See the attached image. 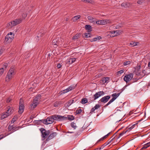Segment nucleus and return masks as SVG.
Here are the masks:
<instances>
[{"label": "nucleus", "instance_id": "obj_1", "mask_svg": "<svg viewBox=\"0 0 150 150\" xmlns=\"http://www.w3.org/2000/svg\"><path fill=\"white\" fill-rule=\"evenodd\" d=\"M40 98V95L37 96L33 99L32 103L30 105V109L33 110L39 104Z\"/></svg>", "mask_w": 150, "mask_h": 150}, {"label": "nucleus", "instance_id": "obj_2", "mask_svg": "<svg viewBox=\"0 0 150 150\" xmlns=\"http://www.w3.org/2000/svg\"><path fill=\"white\" fill-rule=\"evenodd\" d=\"M15 74V72L13 69H10L8 72L6 77L5 81L6 82H9L13 77Z\"/></svg>", "mask_w": 150, "mask_h": 150}, {"label": "nucleus", "instance_id": "obj_3", "mask_svg": "<svg viewBox=\"0 0 150 150\" xmlns=\"http://www.w3.org/2000/svg\"><path fill=\"white\" fill-rule=\"evenodd\" d=\"M14 37V34L12 32H10L6 36L5 41L7 43L12 42Z\"/></svg>", "mask_w": 150, "mask_h": 150}, {"label": "nucleus", "instance_id": "obj_4", "mask_svg": "<svg viewBox=\"0 0 150 150\" xmlns=\"http://www.w3.org/2000/svg\"><path fill=\"white\" fill-rule=\"evenodd\" d=\"M54 120L61 121L64 120L67 118L64 116H61L59 115H54L52 116Z\"/></svg>", "mask_w": 150, "mask_h": 150}, {"label": "nucleus", "instance_id": "obj_5", "mask_svg": "<svg viewBox=\"0 0 150 150\" xmlns=\"http://www.w3.org/2000/svg\"><path fill=\"white\" fill-rule=\"evenodd\" d=\"M120 95V93H118L117 94L116 93H114L112 95V96L113 97V98L111 99L110 101L104 107H106L107 106L109 105L114 100H115L116 98L119 96Z\"/></svg>", "mask_w": 150, "mask_h": 150}, {"label": "nucleus", "instance_id": "obj_6", "mask_svg": "<svg viewBox=\"0 0 150 150\" xmlns=\"http://www.w3.org/2000/svg\"><path fill=\"white\" fill-rule=\"evenodd\" d=\"M54 120L52 117H49L45 120H44L43 123L46 125H48L52 124L53 122H54Z\"/></svg>", "mask_w": 150, "mask_h": 150}, {"label": "nucleus", "instance_id": "obj_7", "mask_svg": "<svg viewBox=\"0 0 150 150\" xmlns=\"http://www.w3.org/2000/svg\"><path fill=\"white\" fill-rule=\"evenodd\" d=\"M133 76V74H130L127 75L124 77V80L127 83L132 79Z\"/></svg>", "mask_w": 150, "mask_h": 150}, {"label": "nucleus", "instance_id": "obj_8", "mask_svg": "<svg viewBox=\"0 0 150 150\" xmlns=\"http://www.w3.org/2000/svg\"><path fill=\"white\" fill-rule=\"evenodd\" d=\"M136 124H133L132 125H129L127 129L125 131H123V132H122L119 135L120 137L122 136L124 134H125L127 132H129L130 131L131 129H132L134 128V126L136 125Z\"/></svg>", "mask_w": 150, "mask_h": 150}, {"label": "nucleus", "instance_id": "obj_9", "mask_svg": "<svg viewBox=\"0 0 150 150\" xmlns=\"http://www.w3.org/2000/svg\"><path fill=\"white\" fill-rule=\"evenodd\" d=\"M23 103V100L22 99H21L19 107V112H23L24 111V106Z\"/></svg>", "mask_w": 150, "mask_h": 150}, {"label": "nucleus", "instance_id": "obj_10", "mask_svg": "<svg viewBox=\"0 0 150 150\" xmlns=\"http://www.w3.org/2000/svg\"><path fill=\"white\" fill-rule=\"evenodd\" d=\"M76 86H69L66 89L63 90V91H62L61 94L62 93H67L74 89L75 87Z\"/></svg>", "mask_w": 150, "mask_h": 150}, {"label": "nucleus", "instance_id": "obj_11", "mask_svg": "<svg viewBox=\"0 0 150 150\" xmlns=\"http://www.w3.org/2000/svg\"><path fill=\"white\" fill-rule=\"evenodd\" d=\"M76 60V58H71L68 59L66 62V64L68 65L73 63Z\"/></svg>", "mask_w": 150, "mask_h": 150}, {"label": "nucleus", "instance_id": "obj_12", "mask_svg": "<svg viewBox=\"0 0 150 150\" xmlns=\"http://www.w3.org/2000/svg\"><path fill=\"white\" fill-rule=\"evenodd\" d=\"M41 132L42 133V135L43 137L46 138L48 136L47 134L46 133L45 130L42 128L40 129Z\"/></svg>", "mask_w": 150, "mask_h": 150}, {"label": "nucleus", "instance_id": "obj_13", "mask_svg": "<svg viewBox=\"0 0 150 150\" xmlns=\"http://www.w3.org/2000/svg\"><path fill=\"white\" fill-rule=\"evenodd\" d=\"M103 94V92H99L96 93L93 96L94 99L93 100H94Z\"/></svg>", "mask_w": 150, "mask_h": 150}, {"label": "nucleus", "instance_id": "obj_14", "mask_svg": "<svg viewBox=\"0 0 150 150\" xmlns=\"http://www.w3.org/2000/svg\"><path fill=\"white\" fill-rule=\"evenodd\" d=\"M105 35L108 38L115 37V35H114L113 31L108 32L105 34Z\"/></svg>", "mask_w": 150, "mask_h": 150}, {"label": "nucleus", "instance_id": "obj_15", "mask_svg": "<svg viewBox=\"0 0 150 150\" xmlns=\"http://www.w3.org/2000/svg\"><path fill=\"white\" fill-rule=\"evenodd\" d=\"M15 26L14 23L13 21L7 24L6 27L8 29L11 28L12 27Z\"/></svg>", "mask_w": 150, "mask_h": 150}, {"label": "nucleus", "instance_id": "obj_16", "mask_svg": "<svg viewBox=\"0 0 150 150\" xmlns=\"http://www.w3.org/2000/svg\"><path fill=\"white\" fill-rule=\"evenodd\" d=\"M123 31L122 30H117L116 31H113L114 35L115 37L120 35L122 34Z\"/></svg>", "mask_w": 150, "mask_h": 150}, {"label": "nucleus", "instance_id": "obj_17", "mask_svg": "<svg viewBox=\"0 0 150 150\" xmlns=\"http://www.w3.org/2000/svg\"><path fill=\"white\" fill-rule=\"evenodd\" d=\"M88 18L90 23H92L94 24H96V20L95 18H93L91 16H88Z\"/></svg>", "mask_w": 150, "mask_h": 150}, {"label": "nucleus", "instance_id": "obj_18", "mask_svg": "<svg viewBox=\"0 0 150 150\" xmlns=\"http://www.w3.org/2000/svg\"><path fill=\"white\" fill-rule=\"evenodd\" d=\"M23 19L20 18L16 19L15 20L13 21L15 24V25H16L21 23Z\"/></svg>", "mask_w": 150, "mask_h": 150}, {"label": "nucleus", "instance_id": "obj_19", "mask_svg": "<svg viewBox=\"0 0 150 150\" xmlns=\"http://www.w3.org/2000/svg\"><path fill=\"white\" fill-rule=\"evenodd\" d=\"M85 28L88 32H91L92 30V27L89 25H85Z\"/></svg>", "mask_w": 150, "mask_h": 150}, {"label": "nucleus", "instance_id": "obj_20", "mask_svg": "<svg viewBox=\"0 0 150 150\" xmlns=\"http://www.w3.org/2000/svg\"><path fill=\"white\" fill-rule=\"evenodd\" d=\"M81 16L79 15L76 16L72 18V20L73 21L75 22L79 19L81 18Z\"/></svg>", "mask_w": 150, "mask_h": 150}, {"label": "nucleus", "instance_id": "obj_21", "mask_svg": "<svg viewBox=\"0 0 150 150\" xmlns=\"http://www.w3.org/2000/svg\"><path fill=\"white\" fill-rule=\"evenodd\" d=\"M9 113H3L1 115V119H3L9 115Z\"/></svg>", "mask_w": 150, "mask_h": 150}, {"label": "nucleus", "instance_id": "obj_22", "mask_svg": "<svg viewBox=\"0 0 150 150\" xmlns=\"http://www.w3.org/2000/svg\"><path fill=\"white\" fill-rule=\"evenodd\" d=\"M101 39V38L100 36H97L95 38H93L92 39H91L90 40V41L91 42H93L94 41H97L98 40H99L100 39Z\"/></svg>", "mask_w": 150, "mask_h": 150}, {"label": "nucleus", "instance_id": "obj_23", "mask_svg": "<svg viewBox=\"0 0 150 150\" xmlns=\"http://www.w3.org/2000/svg\"><path fill=\"white\" fill-rule=\"evenodd\" d=\"M6 110L8 112H14V109L12 108H10L8 106L6 108Z\"/></svg>", "mask_w": 150, "mask_h": 150}, {"label": "nucleus", "instance_id": "obj_24", "mask_svg": "<svg viewBox=\"0 0 150 150\" xmlns=\"http://www.w3.org/2000/svg\"><path fill=\"white\" fill-rule=\"evenodd\" d=\"M139 43L138 42H132L130 43V45H131V46L134 47L138 45Z\"/></svg>", "mask_w": 150, "mask_h": 150}, {"label": "nucleus", "instance_id": "obj_25", "mask_svg": "<svg viewBox=\"0 0 150 150\" xmlns=\"http://www.w3.org/2000/svg\"><path fill=\"white\" fill-rule=\"evenodd\" d=\"M114 138V137H113V136L106 143L104 144V146H106L108 144L110 143L111 142L113 139Z\"/></svg>", "mask_w": 150, "mask_h": 150}, {"label": "nucleus", "instance_id": "obj_26", "mask_svg": "<svg viewBox=\"0 0 150 150\" xmlns=\"http://www.w3.org/2000/svg\"><path fill=\"white\" fill-rule=\"evenodd\" d=\"M110 98V97L109 96L104 97V103H105L107 102Z\"/></svg>", "mask_w": 150, "mask_h": 150}, {"label": "nucleus", "instance_id": "obj_27", "mask_svg": "<svg viewBox=\"0 0 150 150\" xmlns=\"http://www.w3.org/2000/svg\"><path fill=\"white\" fill-rule=\"evenodd\" d=\"M111 23L110 21L108 20H104V25H108Z\"/></svg>", "mask_w": 150, "mask_h": 150}, {"label": "nucleus", "instance_id": "obj_28", "mask_svg": "<svg viewBox=\"0 0 150 150\" xmlns=\"http://www.w3.org/2000/svg\"><path fill=\"white\" fill-rule=\"evenodd\" d=\"M129 4L126 2H123L121 4V6H122L125 8L128 7L129 6Z\"/></svg>", "mask_w": 150, "mask_h": 150}, {"label": "nucleus", "instance_id": "obj_29", "mask_svg": "<svg viewBox=\"0 0 150 150\" xmlns=\"http://www.w3.org/2000/svg\"><path fill=\"white\" fill-rule=\"evenodd\" d=\"M80 36V34H76L75 36H74L72 37V39L73 40H74L77 39L79 38Z\"/></svg>", "mask_w": 150, "mask_h": 150}, {"label": "nucleus", "instance_id": "obj_30", "mask_svg": "<svg viewBox=\"0 0 150 150\" xmlns=\"http://www.w3.org/2000/svg\"><path fill=\"white\" fill-rule=\"evenodd\" d=\"M27 16V13L25 12H24L22 15L21 17V18L23 19V20L25 19Z\"/></svg>", "mask_w": 150, "mask_h": 150}, {"label": "nucleus", "instance_id": "obj_31", "mask_svg": "<svg viewBox=\"0 0 150 150\" xmlns=\"http://www.w3.org/2000/svg\"><path fill=\"white\" fill-rule=\"evenodd\" d=\"M110 79L109 77H104V84L105 83H108Z\"/></svg>", "mask_w": 150, "mask_h": 150}, {"label": "nucleus", "instance_id": "obj_32", "mask_svg": "<svg viewBox=\"0 0 150 150\" xmlns=\"http://www.w3.org/2000/svg\"><path fill=\"white\" fill-rule=\"evenodd\" d=\"M18 117L17 116H15L13 118L11 121V123H14L18 119Z\"/></svg>", "mask_w": 150, "mask_h": 150}, {"label": "nucleus", "instance_id": "obj_33", "mask_svg": "<svg viewBox=\"0 0 150 150\" xmlns=\"http://www.w3.org/2000/svg\"><path fill=\"white\" fill-rule=\"evenodd\" d=\"M88 102L87 99L86 98H83L81 101V103L82 104H84L86 103H87Z\"/></svg>", "mask_w": 150, "mask_h": 150}, {"label": "nucleus", "instance_id": "obj_34", "mask_svg": "<svg viewBox=\"0 0 150 150\" xmlns=\"http://www.w3.org/2000/svg\"><path fill=\"white\" fill-rule=\"evenodd\" d=\"M4 69L3 68H0V77H1L4 74Z\"/></svg>", "mask_w": 150, "mask_h": 150}, {"label": "nucleus", "instance_id": "obj_35", "mask_svg": "<svg viewBox=\"0 0 150 150\" xmlns=\"http://www.w3.org/2000/svg\"><path fill=\"white\" fill-rule=\"evenodd\" d=\"M52 44L54 45H56L57 46L58 45L57 38L53 40L52 42Z\"/></svg>", "mask_w": 150, "mask_h": 150}, {"label": "nucleus", "instance_id": "obj_36", "mask_svg": "<svg viewBox=\"0 0 150 150\" xmlns=\"http://www.w3.org/2000/svg\"><path fill=\"white\" fill-rule=\"evenodd\" d=\"M8 66V64L7 63H4L3 64V67L1 68H3V69H4V70H6L7 67Z\"/></svg>", "mask_w": 150, "mask_h": 150}, {"label": "nucleus", "instance_id": "obj_37", "mask_svg": "<svg viewBox=\"0 0 150 150\" xmlns=\"http://www.w3.org/2000/svg\"><path fill=\"white\" fill-rule=\"evenodd\" d=\"M57 43L58 44V45H61L62 44V41L61 39L60 38H59L58 39H57Z\"/></svg>", "mask_w": 150, "mask_h": 150}, {"label": "nucleus", "instance_id": "obj_38", "mask_svg": "<svg viewBox=\"0 0 150 150\" xmlns=\"http://www.w3.org/2000/svg\"><path fill=\"white\" fill-rule=\"evenodd\" d=\"M68 120H72L74 119V117L72 115L68 116Z\"/></svg>", "mask_w": 150, "mask_h": 150}, {"label": "nucleus", "instance_id": "obj_39", "mask_svg": "<svg viewBox=\"0 0 150 150\" xmlns=\"http://www.w3.org/2000/svg\"><path fill=\"white\" fill-rule=\"evenodd\" d=\"M71 127L74 128V129H75L77 127L76 125V124L74 122H71Z\"/></svg>", "mask_w": 150, "mask_h": 150}, {"label": "nucleus", "instance_id": "obj_40", "mask_svg": "<svg viewBox=\"0 0 150 150\" xmlns=\"http://www.w3.org/2000/svg\"><path fill=\"white\" fill-rule=\"evenodd\" d=\"M103 23V21L102 20L98 21H96V23L97 24H102Z\"/></svg>", "mask_w": 150, "mask_h": 150}, {"label": "nucleus", "instance_id": "obj_41", "mask_svg": "<svg viewBox=\"0 0 150 150\" xmlns=\"http://www.w3.org/2000/svg\"><path fill=\"white\" fill-rule=\"evenodd\" d=\"M86 38L90 37V34L89 33H86L84 34Z\"/></svg>", "mask_w": 150, "mask_h": 150}, {"label": "nucleus", "instance_id": "obj_42", "mask_svg": "<svg viewBox=\"0 0 150 150\" xmlns=\"http://www.w3.org/2000/svg\"><path fill=\"white\" fill-rule=\"evenodd\" d=\"M130 63V61H126L123 64L124 66H126Z\"/></svg>", "mask_w": 150, "mask_h": 150}, {"label": "nucleus", "instance_id": "obj_43", "mask_svg": "<svg viewBox=\"0 0 150 150\" xmlns=\"http://www.w3.org/2000/svg\"><path fill=\"white\" fill-rule=\"evenodd\" d=\"M124 71V70H122L119 71L117 72V74L118 75H120L121 74L123 73Z\"/></svg>", "mask_w": 150, "mask_h": 150}, {"label": "nucleus", "instance_id": "obj_44", "mask_svg": "<svg viewBox=\"0 0 150 150\" xmlns=\"http://www.w3.org/2000/svg\"><path fill=\"white\" fill-rule=\"evenodd\" d=\"M111 133V132H109L108 134L104 136V139L107 138L109 136Z\"/></svg>", "mask_w": 150, "mask_h": 150}, {"label": "nucleus", "instance_id": "obj_45", "mask_svg": "<svg viewBox=\"0 0 150 150\" xmlns=\"http://www.w3.org/2000/svg\"><path fill=\"white\" fill-rule=\"evenodd\" d=\"M144 1V0H139L137 1V3L138 4H141Z\"/></svg>", "mask_w": 150, "mask_h": 150}, {"label": "nucleus", "instance_id": "obj_46", "mask_svg": "<svg viewBox=\"0 0 150 150\" xmlns=\"http://www.w3.org/2000/svg\"><path fill=\"white\" fill-rule=\"evenodd\" d=\"M59 103L58 102H56L54 104V106L55 107H57L59 105Z\"/></svg>", "mask_w": 150, "mask_h": 150}, {"label": "nucleus", "instance_id": "obj_47", "mask_svg": "<svg viewBox=\"0 0 150 150\" xmlns=\"http://www.w3.org/2000/svg\"><path fill=\"white\" fill-rule=\"evenodd\" d=\"M148 147V146L146 144L144 145L143 146L142 148V149H146Z\"/></svg>", "mask_w": 150, "mask_h": 150}, {"label": "nucleus", "instance_id": "obj_48", "mask_svg": "<svg viewBox=\"0 0 150 150\" xmlns=\"http://www.w3.org/2000/svg\"><path fill=\"white\" fill-rule=\"evenodd\" d=\"M82 111V110L80 108L77 110L76 112H81Z\"/></svg>", "mask_w": 150, "mask_h": 150}, {"label": "nucleus", "instance_id": "obj_49", "mask_svg": "<svg viewBox=\"0 0 150 150\" xmlns=\"http://www.w3.org/2000/svg\"><path fill=\"white\" fill-rule=\"evenodd\" d=\"M57 67L59 69L61 67L62 65L60 64H59L57 65Z\"/></svg>", "mask_w": 150, "mask_h": 150}, {"label": "nucleus", "instance_id": "obj_50", "mask_svg": "<svg viewBox=\"0 0 150 150\" xmlns=\"http://www.w3.org/2000/svg\"><path fill=\"white\" fill-rule=\"evenodd\" d=\"M11 100V99L10 98H8L6 100V102L7 103L9 102Z\"/></svg>", "mask_w": 150, "mask_h": 150}, {"label": "nucleus", "instance_id": "obj_51", "mask_svg": "<svg viewBox=\"0 0 150 150\" xmlns=\"http://www.w3.org/2000/svg\"><path fill=\"white\" fill-rule=\"evenodd\" d=\"M99 107V106L98 105H96L94 107L95 109H97Z\"/></svg>", "mask_w": 150, "mask_h": 150}, {"label": "nucleus", "instance_id": "obj_52", "mask_svg": "<svg viewBox=\"0 0 150 150\" xmlns=\"http://www.w3.org/2000/svg\"><path fill=\"white\" fill-rule=\"evenodd\" d=\"M146 144L148 146V147L149 146H150V142L148 143H146Z\"/></svg>", "mask_w": 150, "mask_h": 150}, {"label": "nucleus", "instance_id": "obj_53", "mask_svg": "<svg viewBox=\"0 0 150 150\" xmlns=\"http://www.w3.org/2000/svg\"><path fill=\"white\" fill-rule=\"evenodd\" d=\"M4 137L3 135H0V140Z\"/></svg>", "mask_w": 150, "mask_h": 150}, {"label": "nucleus", "instance_id": "obj_54", "mask_svg": "<svg viewBox=\"0 0 150 150\" xmlns=\"http://www.w3.org/2000/svg\"><path fill=\"white\" fill-rule=\"evenodd\" d=\"M3 52L2 50L0 49V56L2 54Z\"/></svg>", "mask_w": 150, "mask_h": 150}, {"label": "nucleus", "instance_id": "obj_55", "mask_svg": "<svg viewBox=\"0 0 150 150\" xmlns=\"http://www.w3.org/2000/svg\"><path fill=\"white\" fill-rule=\"evenodd\" d=\"M56 135V133H54L50 135V137L52 136V135Z\"/></svg>", "mask_w": 150, "mask_h": 150}, {"label": "nucleus", "instance_id": "obj_56", "mask_svg": "<svg viewBox=\"0 0 150 150\" xmlns=\"http://www.w3.org/2000/svg\"><path fill=\"white\" fill-rule=\"evenodd\" d=\"M95 110V108H94V107L93 108H92V110H91V111L92 112H93V111H94V110Z\"/></svg>", "mask_w": 150, "mask_h": 150}, {"label": "nucleus", "instance_id": "obj_57", "mask_svg": "<svg viewBox=\"0 0 150 150\" xmlns=\"http://www.w3.org/2000/svg\"><path fill=\"white\" fill-rule=\"evenodd\" d=\"M101 149V148H99L95 149V150H100Z\"/></svg>", "mask_w": 150, "mask_h": 150}, {"label": "nucleus", "instance_id": "obj_58", "mask_svg": "<svg viewBox=\"0 0 150 150\" xmlns=\"http://www.w3.org/2000/svg\"><path fill=\"white\" fill-rule=\"evenodd\" d=\"M141 114H143V115H144V117H145L146 116V113H141Z\"/></svg>", "mask_w": 150, "mask_h": 150}, {"label": "nucleus", "instance_id": "obj_59", "mask_svg": "<svg viewBox=\"0 0 150 150\" xmlns=\"http://www.w3.org/2000/svg\"><path fill=\"white\" fill-rule=\"evenodd\" d=\"M148 66L149 67H150V62L148 63Z\"/></svg>", "mask_w": 150, "mask_h": 150}, {"label": "nucleus", "instance_id": "obj_60", "mask_svg": "<svg viewBox=\"0 0 150 150\" xmlns=\"http://www.w3.org/2000/svg\"><path fill=\"white\" fill-rule=\"evenodd\" d=\"M100 100L101 102H103V98H102L101 100Z\"/></svg>", "mask_w": 150, "mask_h": 150}, {"label": "nucleus", "instance_id": "obj_61", "mask_svg": "<svg viewBox=\"0 0 150 150\" xmlns=\"http://www.w3.org/2000/svg\"><path fill=\"white\" fill-rule=\"evenodd\" d=\"M73 101L72 100H70L69 101V102L70 103H72V101Z\"/></svg>", "mask_w": 150, "mask_h": 150}, {"label": "nucleus", "instance_id": "obj_62", "mask_svg": "<svg viewBox=\"0 0 150 150\" xmlns=\"http://www.w3.org/2000/svg\"><path fill=\"white\" fill-rule=\"evenodd\" d=\"M68 132L69 133H72V132Z\"/></svg>", "mask_w": 150, "mask_h": 150}, {"label": "nucleus", "instance_id": "obj_63", "mask_svg": "<svg viewBox=\"0 0 150 150\" xmlns=\"http://www.w3.org/2000/svg\"><path fill=\"white\" fill-rule=\"evenodd\" d=\"M117 111H121V110H118V109H117Z\"/></svg>", "mask_w": 150, "mask_h": 150}, {"label": "nucleus", "instance_id": "obj_64", "mask_svg": "<svg viewBox=\"0 0 150 150\" xmlns=\"http://www.w3.org/2000/svg\"><path fill=\"white\" fill-rule=\"evenodd\" d=\"M103 137L102 138H101V139H100V140H99V141H100V140H102V139H103Z\"/></svg>", "mask_w": 150, "mask_h": 150}]
</instances>
